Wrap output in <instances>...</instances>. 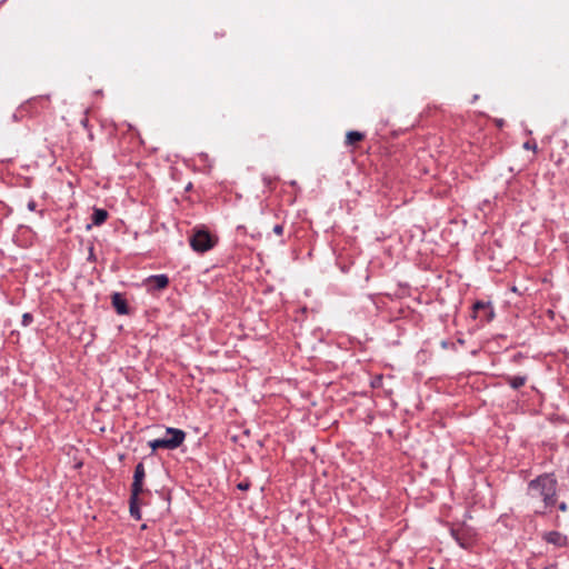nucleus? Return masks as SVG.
Listing matches in <instances>:
<instances>
[{"mask_svg":"<svg viewBox=\"0 0 569 569\" xmlns=\"http://www.w3.org/2000/svg\"><path fill=\"white\" fill-rule=\"evenodd\" d=\"M542 539L557 548L568 546V537L559 531H547L542 535Z\"/></svg>","mask_w":569,"mask_h":569,"instance_id":"39448f33","label":"nucleus"},{"mask_svg":"<svg viewBox=\"0 0 569 569\" xmlns=\"http://www.w3.org/2000/svg\"><path fill=\"white\" fill-rule=\"evenodd\" d=\"M528 496L531 499L541 498L546 507L556 502L557 480L553 475L545 473L528 483Z\"/></svg>","mask_w":569,"mask_h":569,"instance_id":"f257e3e1","label":"nucleus"},{"mask_svg":"<svg viewBox=\"0 0 569 569\" xmlns=\"http://www.w3.org/2000/svg\"><path fill=\"white\" fill-rule=\"evenodd\" d=\"M144 466L143 463H138L134 469L133 482L131 486V497H130V513L134 515V502L138 500L139 493L142 491V482L144 479Z\"/></svg>","mask_w":569,"mask_h":569,"instance_id":"20e7f679","label":"nucleus"},{"mask_svg":"<svg viewBox=\"0 0 569 569\" xmlns=\"http://www.w3.org/2000/svg\"><path fill=\"white\" fill-rule=\"evenodd\" d=\"M480 312H483V317L486 321L491 320L493 317V311L488 303L482 301H478L473 305V318L480 317Z\"/></svg>","mask_w":569,"mask_h":569,"instance_id":"423d86ee","label":"nucleus"},{"mask_svg":"<svg viewBox=\"0 0 569 569\" xmlns=\"http://www.w3.org/2000/svg\"><path fill=\"white\" fill-rule=\"evenodd\" d=\"M36 207H37V203L36 201L33 200H30L27 204V208L30 210V211H34L36 210Z\"/></svg>","mask_w":569,"mask_h":569,"instance_id":"4468645a","label":"nucleus"},{"mask_svg":"<svg viewBox=\"0 0 569 569\" xmlns=\"http://www.w3.org/2000/svg\"><path fill=\"white\" fill-rule=\"evenodd\" d=\"M112 306L116 309L117 313H119V315H127L128 313L127 301L122 297L121 293L116 292V293L112 295Z\"/></svg>","mask_w":569,"mask_h":569,"instance_id":"0eeeda50","label":"nucleus"},{"mask_svg":"<svg viewBox=\"0 0 569 569\" xmlns=\"http://www.w3.org/2000/svg\"><path fill=\"white\" fill-rule=\"evenodd\" d=\"M365 138V134L359 131H349L346 134V144L353 146L355 143L361 141Z\"/></svg>","mask_w":569,"mask_h":569,"instance_id":"1a4fd4ad","label":"nucleus"},{"mask_svg":"<svg viewBox=\"0 0 569 569\" xmlns=\"http://www.w3.org/2000/svg\"><path fill=\"white\" fill-rule=\"evenodd\" d=\"M186 439V432L181 429L168 427L164 435L148 441V446L156 451L158 449L173 450L180 447Z\"/></svg>","mask_w":569,"mask_h":569,"instance_id":"f03ea898","label":"nucleus"},{"mask_svg":"<svg viewBox=\"0 0 569 569\" xmlns=\"http://www.w3.org/2000/svg\"><path fill=\"white\" fill-rule=\"evenodd\" d=\"M238 488H239L240 490H247V489L249 488V483H248V482H240V483L238 485Z\"/></svg>","mask_w":569,"mask_h":569,"instance_id":"dca6fc26","label":"nucleus"},{"mask_svg":"<svg viewBox=\"0 0 569 569\" xmlns=\"http://www.w3.org/2000/svg\"><path fill=\"white\" fill-rule=\"evenodd\" d=\"M132 517H134L136 519H140V513H139V509L137 507V501L134 502V515L131 513Z\"/></svg>","mask_w":569,"mask_h":569,"instance_id":"2eb2a0df","label":"nucleus"},{"mask_svg":"<svg viewBox=\"0 0 569 569\" xmlns=\"http://www.w3.org/2000/svg\"><path fill=\"white\" fill-rule=\"evenodd\" d=\"M527 381L526 376H509L507 377V382L510 385L513 389H519L522 387Z\"/></svg>","mask_w":569,"mask_h":569,"instance_id":"9d476101","label":"nucleus"},{"mask_svg":"<svg viewBox=\"0 0 569 569\" xmlns=\"http://www.w3.org/2000/svg\"><path fill=\"white\" fill-rule=\"evenodd\" d=\"M559 509H560L561 511H563V512H565V511H567V503H566V502H561V503L559 505Z\"/></svg>","mask_w":569,"mask_h":569,"instance_id":"f3484780","label":"nucleus"},{"mask_svg":"<svg viewBox=\"0 0 569 569\" xmlns=\"http://www.w3.org/2000/svg\"><path fill=\"white\" fill-rule=\"evenodd\" d=\"M213 237L203 230H199L190 238V246L197 252H206L214 246Z\"/></svg>","mask_w":569,"mask_h":569,"instance_id":"7ed1b4c3","label":"nucleus"},{"mask_svg":"<svg viewBox=\"0 0 569 569\" xmlns=\"http://www.w3.org/2000/svg\"><path fill=\"white\" fill-rule=\"evenodd\" d=\"M108 218V212L104 209H94L92 214V222L96 226L102 224Z\"/></svg>","mask_w":569,"mask_h":569,"instance_id":"9b49d317","label":"nucleus"},{"mask_svg":"<svg viewBox=\"0 0 569 569\" xmlns=\"http://www.w3.org/2000/svg\"><path fill=\"white\" fill-rule=\"evenodd\" d=\"M169 279L166 274H156L148 278V283L151 288L161 290L168 286Z\"/></svg>","mask_w":569,"mask_h":569,"instance_id":"6e6552de","label":"nucleus"},{"mask_svg":"<svg viewBox=\"0 0 569 569\" xmlns=\"http://www.w3.org/2000/svg\"><path fill=\"white\" fill-rule=\"evenodd\" d=\"M428 569H435L433 567H429Z\"/></svg>","mask_w":569,"mask_h":569,"instance_id":"6ab92c4d","label":"nucleus"},{"mask_svg":"<svg viewBox=\"0 0 569 569\" xmlns=\"http://www.w3.org/2000/svg\"><path fill=\"white\" fill-rule=\"evenodd\" d=\"M33 316L29 312L23 313L22 316V326L28 327L32 323Z\"/></svg>","mask_w":569,"mask_h":569,"instance_id":"f8f14e48","label":"nucleus"},{"mask_svg":"<svg viewBox=\"0 0 569 569\" xmlns=\"http://www.w3.org/2000/svg\"><path fill=\"white\" fill-rule=\"evenodd\" d=\"M523 147H525L526 149H530V148H531V146H530V143H529V142H526V143L523 144Z\"/></svg>","mask_w":569,"mask_h":569,"instance_id":"a211bd4d","label":"nucleus"},{"mask_svg":"<svg viewBox=\"0 0 569 569\" xmlns=\"http://www.w3.org/2000/svg\"><path fill=\"white\" fill-rule=\"evenodd\" d=\"M273 232L277 234V236H281L283 233V226L282 224H276L273 227Z\"/></svg>","mask_w":569,"mask_h":569,"instance_id":"ddd939ff","label":"nucleus"},{"mask_svg":"<svg viewBox=\"0 0 569 569\" xmlns=\"http://www.w3.org/2000/svg\"><path fill=\"white\" fill-rule=\"evenodd\" d=\"M0 569H2V568L0 567Z\"/></svg>","mask_w":569,"mask_h":569,"instance_id":"aec40b11","label":"nucleus"}]
</instances>
